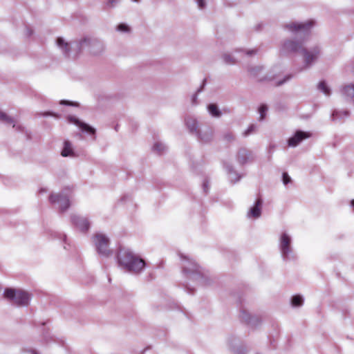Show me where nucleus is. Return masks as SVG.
<instances>
[{
	"mask_svg": "<svg viewBox=\"0 0 354 354\" xmlns=\"http://www.w3.org/2000/svg\"><path fill=\"white\" fill-rule=\"evenodd\" d=\"M0 122L6 124H12V127L15 128L17 131H24V127L20 124H16L13 118L8 115L6 113L0 110Z\"/></svg>",
	"mask_w": 354,
	"mask_h": 354,
	"instance_id": "22",
	"label": "nucleus"
},
{
	"mask_svg": "<svg viewBox=\"0 0 354 354\" xmlns=\"http://www.w3.org/2000/svg\"><path fill=\"white\" fill-rule=\"evenodd\" d=\"M27 138H28V139H30V136H29V135H27Z\"/></svg>",
	"mask_w": 354,
	"mask_h": 354,
	"instance_id": "58",
	"label": "nucleus"
},
{
	"mask_svg": "<svg viewBox=\"0 0 354 354\" xmlns=\"http://www.w3.org/2000/svg\"><path fill=\"white\" fill-rule=\"evenodd\" d=\"M166 149V146L160 142H156L153 146V150L156 151L158 154L163 153Z\"/></svg>",
	"mask_w": 354,
	"mask_h": 354,
	"instance_id": "32",
	"label": "nucleus"
},
{
	"mask_svg": "<svg viewBox=\"0 0 354 354\" xmlns=\"http://www.w3.org/2000/svg\"><path fill=\"white\" fill-rule=\"evenodd\" d=\"M311 136V133L308 131L297 130L294 135L288 140L289 147H295L298 146L304 140Z\"/></svg>",
	"mask_w": 354,
	"mask_h": 354,
	"instance_id": "15",
	"label": "nucleus"
},
{
	"mask_svg": "<svg viewBox=\"0 0 354 354\" xmlns=\"http://www.w3.org/2000/svg\"><path fill=\"white\" fill-rule=\"evenodd\" d=\"M119 2L120 0H106V9L114 8Z\"/></svg>",
	"mask_w": 354,
	"mask_h": 354,
	"instance_id": "38",
	"label": "nucleus"
},
{
	"mask_svg": "<svg viewBox=\"0 0 354 354\" xmlns=\"http://www.w3.org/2000/svg\"><path fill=\"white\" fill-rule=\"evenodd\" d=\"M209 186V182L207 178H205L203 183V189L205 194H207L208 193Z\"/></svg>",
	"mask_w": 354,
	"mask_h": 354,
	"instance_id": "41",
	"label": "nucleus"
},
{
	"mask_svg": "<svg viewBox=\"0 0 354 354\" xmlns=\"http://www.w3.org/2000/svg\"><path fill=\"white\" fill-rule=\"evenodd\" d=\"M317 88L322 92H323L326 95L330 96L331 94V90L328 86L325 80H322L318 84Z\"/></svg>",
	"mask_w": 354,
	"mask_h": 354,
	"instance_id": "28",
	"label": "nucleus"
},
{
	"mask_svg": "<svg viewBox=\"0 0 354 354\" xmlns=\"http://www.w3.org/2000/svg\"><path fill=\"white\" fill-rule=\"evenodd\" d=\"M282 180L283 183L286 185L291 182V178L289 176L288 173L283 172L282 174Z\"/></svg>",
	"mask_w": 354,
	"mask_h": 354,
	"instance_id": "40",
	"label": "nucleus"
},
{
	"mask_svg": "<svg viewBox=\"0 0 354 354\" xmlns=\"http://www.w3.org/2000/svg\"><path fill=\"white\" fill-rule=\"evenodd\" d=\"M350 205L351 207L354 209V199L351 201Z\"/></svg>",
	"mask_w": 354,
	"mask_h": 354,
	"instance_id": "52",
	"label": "nucleus"
},
{
	"mask_svg": "<svg viewBox=\"0 0 354 354\" xmlns=\"http://www.w3.org/2000/svg\"><path fill=\"white\" fill-rule=\"evenodd\" d=\"M132 1L136 2V3H139L140 1V0H132Z\"/></svg>",
	"mask_w": 354,
	"mask_h": 354,
	"instance_id": "57",
	"label": "nucleus"
},
{
	"mask_svg": "<svg viewBox=\"0 0 354 354\" xmlns=\"http://www.w3.org/2000/svg\"><path fill=\"white\" fill-rule=\"evenodd\" d=\"M275 149V145H270V147H269V153H272Z\"/></svg>",
	"mask_w": 354,
	"mask_h": 354,
	"instance_id": "49",
	"label": "nucleus"
},
{
	"mask_svg": "<svg viewBox=\"0 0 354 354\" xmlns=\"http://www.w3.org/2000/svg\"><path fill=\"white\" fill-rule=\"evenodd\" d=\"M122 201H124V200H125V196L122 197Z\"/></svg>",
	"mask_w": 354,
	"mask_h": 354,
	"instance_id": "59",
	"label": "nucleus"
},
{
	"mask_svg": "<svg viewBox=\"0 0 354 354\" xmlns=\"http://www.w3.org/2000/svg\"><path fill=\"white\" fill-rule=\"evenodd\" d=\"M116 258L119 266L131 274H139L147 266L143 259L125 248H119Z\"/></svg>",
	"mask_w": 354,
	"mask_h": 354,
	"instance_id": "1",
	"label": "nucleus"
},
{
	"mask_svg": "<svg viewBox=\"0 0 354 354\" xmlns=\"http://www.w3.org/2000/svg\"><path fill=\"white\" fill-rule=\"evenodd\" d=\"M237 339L231 337L228 338V345L234 354H246V349L243 346L236 345Z\"/></svg>",
	"mask_w": 354,
	"mask_h": 354,
	"instance_id": "23",
	"label": "nucleus"
},
{
	"mask_svg": "<svg viewBox=\"0 0 354 354\" xmlns=\"http://www.w3.org/2000/svg\"><path fill=\"white\" fill-rule=\"evenodd\" d=\"M205 0H196L199 8L203 9L205 7Z\"/></svg>",
	"mask_w": 354,
	"mask_h": 354,
	"instance_id": "44",
	"label": "nucleus"
},
{
	"mask_svg": "<svg viewBox=\"0 0 354 354\" xmlns=\"http://www.w3.org/2000/svg\"><path fill=\"white\" fill-rule=\"evenodd\" d=\"M69 192V189H65L62 193L50 194L49 196L50 203L53 205L57 204L61 212H65L70 207L71 204L68 194Z\"/></svg>",
	"mask_w": 354,
	"mask_h": 354,
	"instance_id": "9",
	"label": "nucleus"
},
{
	"mask_svg": "<svg viewBox=\"0 0 354 354\" xmlns=\"http://www.w3.org/2000/svg\"><path fill=\"white\" fill-rule=\"evenodd\" d=\"M71 221L76 228L83 233L87 232L91 226V223L86 217L77 214L71 216Z\"/></svg>",
	"mask_w": 354,
	"mask_h": 354,
	"instance_id": "13",
	"label": "nucleus"
},
{
	"mask_svg": "<svg viewBox=\"0 0 354 354\" xmlns=\"http://www.w3.org/2000/svg\"><path fill=\"white\" fill-rule=\"evenodd\" d=\"M223 165L229 176L230 180L232 183H237L240 180L241 176L234 169L232 165L226 161H224Z\"/></svg>",
	"mask_w": 354,
	"mask_h": 354,
	"instance_id": "19",
	"label": "nucleus"
},
{
	"mask_svg": "<svg viewBox=\"0 0 354 354\" xmlns=\"http://www.w3.org/2000/svg\"><path fill=\"white\" fill-rule=\"evenodd\" d=\"M304 57L305 68L310 67L319 57L321 48L319 46H315L310 48H302L301 53Z\"/></svg>",
	"mask_w": 354,
	"mask_h": 354,
	"instance_id": "11",
	"label": "nucleus"
},
{
	"mask_svg": "<svg viewBox=\"0 0 354 354\" xmlns=\"http://www.w3.org/2000/svg\"><path fill=\"white\" fill-rule=\"evenodd\" d=\"M293 77V75L292 74H288V75H286L283 80H279L278 81L276 84H275V86H281L282 84H283L284 83L287 82L288 81H289L290 80H291L292 78Z\"/></svg>",
	"mask_w": 354,
	"mask_h": 354,
	"instance_id": "37",
	"label": "nucleus"
},
{
	"mask_svg": "<svg viewBox=\"0 0 354 354\" xmlns=\"http://www.w3.org/2000/svg\"><path fill=\"white\" fill-rule=\"evenodd\" d=\"M3 295L6 299L17 306H28L31 297L30 293L24 290L12 288H6Z\"/></svg>",
	"mask_w": 354,
	"mask_h": 354,
	"instance_id": "4",
	"label": "nucleus"
},
{
	"mask_svg": "<svg viewBox=\"0 0 354 354\" xmlns=\"http://www.w3.org/2000/svg\"><path fill=\"white\" fill-rule=\"evenodd\" d=\"M314 24L315 21L312 19L305 22H291L283 25V28L292 33L302 32L304 35H308Z\"/></svg>",
	"mask_w": 354,
	"mask_h": 354,
	"instance_id": "10",
	"label": "nucleus"
},
{
	"mask_svg": "<svg viewBox=\"0 0 354 354\" xmlns=\"http://www.w3.org/2000/svg\"><path fill=\"white\" fill-rule=\"evenodd\" d=\"M57 238L62 239L65 243H66L67 236L65 234L57 233Z\"/></svg>",
	"mask_w": 354,
	"mask_h": 354,
	"instance_id": "45",
	"label": "nucleus"
},
{
	"mask_svg": "<svg viewBox=\"0 0 354 354\" xmlns=\"http://www.w3.org/2000/svg\"><path fill=\"white\" fill-rule=\"evenodd\" d=\"M45 324H46V323H45V322H41V326L42 327H44Z\"/></svg>",
	"mask_w": 354,
	"mask_h": 354,
	"instance_id": "56",
	"label": "nucleus"
},
{
	"mask_svg": "<svg viewBox=\"0 0 354 354\" xmlns=\"http://www.w3.org/2000/svg\"><path fill=\"white\" fill-rule=\"evenodd\" d=\"M262 26H263V24H257V25L254 27L255 30H257V31H259V30L261 29Z\"/></svg>",
	"mask_w": 354,
	"mask_h": 354,
	"instance_id": "48",
	"label": "nucleus"
},
{
	"mask_svg": "<svg viewBox=\"0 0 354 354\" xmlns=\"http://www.w3.org/2000/svg\"><path fill=\"white\" fill-rule=\"evenodd\" d=\"M82 39L84 48H87L93 55H99L104 50V44L97 38L84 37Z\"/></svg>",
	"mask_w": 354,
	"mask_h": 354,
	"instance_id": "7",
	"label": "nucleus"
},
{
	"mask_svg": "<svg viewBox=\"0 0 354 354\" xmlns=\"http://www.w3.org/2000/svg\"><path fill=\"white\" fill-rule=\"evenodd\" d=\"M62 156L64 157H68V156H74L75 152L73 151V149L72 147V145L70 141L65 140L64 142V147L62 149Z\"/></svg>",
	"mask_w": 354,
	"mask_h": 354,
	"instance_id": "26",
	"label": "nucleus"
},
{
	"mask_svg": "<svg viewBox=\"0 0 354 354\" xmlns=\"http://www.w3.org/2000/svg\"><path fill=\"white\" fill-rule=\"evenodd\" d=\"M352 73L354 75V59L352 62Z\"/></svg>",
	"mask_w": 354,
	"mask_h": 354,
	"instance_id": "53",
	"label": "nucleus"
},
{
	"mask_svg": "<svg viewBox=\"0 0 354 354\" xmlns=\"http://www.w3.org/2000/svg\"><path fill=\"white\" fill-rule=\"evenodd\" d=\"M304 48V41L302 40L286 39L281 44L280 53L283 55H288L292 53H301Z\"/></svg>",
	"mask_w": 354,
	"mask_h": 354,
	"instance_id": "8",
	"label": "nucleus"
},
{
	"mask_svg": "<svg viewBox=\"0 0 354 354\" xmlns=\"http://www.w3.org/2000/svg\"><path fill=\"white\" fill-rule=\"evenodd\" d=\"M239 317L241 322L251 327H257L261 322V319L259 316L250 314L244 308L240 310Z\"/></svg>",
	"mask_w": 354,
	"mask_h": 354,
	"instance_id": "14",
	"label": "nucleus"
},
{
	"mask_svg": "<svg viewBox=\"0 0 354 354\" xmlns=\"http://www.w3.org/2000/svg\"><path fill=\"white\" fill-rule=\"evenodd\" d=\"M236 159L240 165L243 166L253 162L255 160V155L252 151L245 147H241L236 153Z\"/></svg>",
	"mask_w": 354,
	"mask_h": 354,
	"instance_id": "12",
	"label": "nucleus"
},
{
	"mask_svg": "<svg viewBox=\"0 0 354 354\" xmlns=\"http://www.w3.org/2000/svg\"><path fill=\"white\" fill-rule=\"evenodd\" d=\"M245 52L247 55L253 56L257 53V49L247 50Z\"/></svg>",
	"mask_w": 354,
	"mask_h": 354,
	"instance_id": "43",
	"label": "nucleus"
},
{
	"mask_svg": "<svg viewBox=\"0 0 354 354\" xmlns=\"http://www.w3.org/2000/svg\"><path fill=\"white\" fill-rule=\"evenodd\" d=\"M292 237L286 232H283L279 237V249L284 261H295L297 259L292 246Z\"/></svg>",
	"mask_w": 354,
	"mask_h": 354,
	"instance_id": "5",
	"label": "nucleus"
},
{
	"mask_svg": "<svg viewBox=\"0 0 354 354\" xmlns=\"http://www.w3.org/2000/svg\"><path fill=\"white\" fill-rule=\"evenodd\" d=\"M223 138L226 141L229 142H232L235 140L234 135L230 131L226 132L224 134Z\"/></svg>",
	"mask_w": 354,
	"mask_h": 354,
	"instance_id": "39",
	"label": "nucleus"
},
{
	"mask_svg": "<svg viewBox=\"0 0 354 354\" xmlns=\"http://www.w3.org/2000/svg\"><path fill=\"white\" fill-rule=\"evenodd\" d=\"M28 351L31 354H38V352L35 349H28Z\"/></svg>",
	"mask_w": 354,
	"mask_h": 354,
	"instance_id": "50",
	"label": "nucleus"
},
{
	"mask_svg": "<svg viewBox=\"0 0 354 354\" xmlns=\"http://www.w3.org/2000/svg\"><path fill=\"white\" fill-rule=\"evenodd\" d=\"M60 104L62 105H66V106H77V102H71V101L65 100H61Z\"/></svg>",
	"mask_w": 354,
	"mask_h": 354,
	"instance_id": "42",
	"label": "nucleus"
},
{
	"mask_svg": "<svg viewBox=\"0 0 354 354\" xmlns=\"http://www.w3.org/2000/svg\"><path fill=\"white\" fill-rule=\"evenodd\" d=\"M209 113L214 118H220L222 115V111L218 109L215 103H210L207 106Z\"/></svg>",
	"mask_w": 354,
	"mask_h": 354,
	"instance_id": "27",
	"label": "nucleus"
},
{
	"mask_svg": "<svg viewBox=\"0 0 354 354\" xmlns=\"http://www.w3.org/2000/svg\"><path fill=\"white\" fill-rule=\"evenodd\" d=\"M206 82H207V80L205 78L203 80V82H202L201 86L197 89L196 93L192 95V104L196 105L198 104V101H197L198 94L203 91V89H204L205 85H206Z\"/></svg>",
	"mask_w": 354,
	"mask_h": 354,
	"instance_id": "30",
	"label": "nucleus"
},
{
	"mask_svg": "<svg viewBox=\"0 0 354 354\" xmlns=\"http://www.w3.org/2000/svg\"><path fill=\"white\" fill-rule=\"evenodd\" d=\"M33 34V30L30 27L26 26V35L29 37L32 36Z\"/></svg>",
	"mask_w": 354,
	"mask_h": 354,
	"instance_id": "46",
	"label": "nucleus"
},
{
	"mask_svg": "<svg viewBox=\"0 0 354 354\" xmlns=\"http://www.w3.org/2000/svg\"><path fill=\"white\" fill-rule=\"evenodd\" d=\"M351 115L348 110H338L335 109L332 111L330 119L333 122H344L345 119L348 118Z\"/></svg>",
	"mask_w": 354,
	"mask_h": 354,
	"instance_id": "20",
	"label": "nucleus"
},
{
	"mask_svg": "<svg viewBox=\"0 0 354 354\" xmlns=\"http://www.w3.org/2000/svg\"><path fill=\"white\" fill-rule=\"evenodd\" d=\"M183 261L182 269L185 276L199 286H208L211 283L210 279L203 272V268L195 261L187 256L180 255Z\"/></svg>",
	"mask_w": 354,
	"mask_h": 354,
	"instance_id": "2",
	"label": "nucleus"
},
{
	"mask_svg": "<svg viewBox=\"0 0 354 354\" xmlns=\"http://www.w3.org/2000/svg\"><path fill=\"white\" fill-rule=\"evenodd\" d=\"M185 290L189 293V294H194V289L191 288L187 284H185L184 286Z\"/></svg>",
	"mask_w": 354,
	"mask_h": 354,
	"instance_id": "47",
	"label": "nucleus"
},
{
	"mask_svg": "<svg viewBox=\"0 0 354 354\" xmlns=\"http://www.w3.org/2000/svg\"><path fill=\"white\" fill-rule=\"evenodd\" d=\"M291 305L293 307H299L303 305L304 303V298L300 295H296L292 297L291 300Z\"/></svg>",
	"mask_w": 354,
	"mask_h": 354,
	"instance_id": "29",
	"label": "nucleus"
},
{
	"mask_svg": "<svg viewBox=\"0 0 354 354\" xmlns=\"http://www.w3.org/2000/svg\"><path fill=\"white\" fill-rule=\"evenodd\" d=\"M47 192V190L46 189H43V188L40 189V190H39V193H43V192Z\"/></svg>",
	"mask_w": 354,
	"mask_h": 354,
	"instance_id": "54",
	"label": "nucleus"
},
{
	"mask_svg": "<svg viewBox=\"0 0 354 354\" xmlns=\"http://www.w3.org/2000/svg\"><path fill=\"white\" fill-rule=\"evenodd\" d=\"M199 141L203 143H207L210 142L213 137V133L212 129H208L206 131L201 132L198 131V132L196 134Z\"/></svg>",
	"mask_w": 354,
	"mask_h": 354,
	"instance_id": "25",
	"label": "nucleus"
},
{
	"mask_svg": "<svg viewBox=\"0 0 354 354\" xmlns=\"http://www.w3.org/2000/svg\"><path fill=\"white\" fill-rule=\"evenodd\" d=\"M95 249L99 255L108 257L111 254L109 249V239L104 234L97 233L93 236Z\"/></svg>",
	"mask_w": 354,
	"mask_h": 354,
	"instance_id": "6",
	"label": "nucleus"
},
{
	"mask_svg": "<svg viewBox=\"0 0 354 354\" xmlns=\"http://www.w3.org/2000/svg\"><path fill=\"white\" fill-rule=\"evenodd\" d=\"M115 130L116 131H118V124H117V125L115 127Z\"/></svg>",
	"mask_w": 354,
	"mask_h": 354,
	"instance_id": "55",
	"label": "nucleus"
},
{
	"mask_svg": "<svg viewBox=\"0 0 354 354\" xmlns=\"http://www.w3.org/2000/svg\"><path fill=\"white\" fill-rule=\"evenodd\" d=\"M342 97L348 102L354 100V83L342 85L339 88Z\"/></svg>",
	"mask_w": 354,
	"mask_h": 354,
	"instance_id": "18",
	"label": "nucleus"
},
{
	"mask_svg": "<svg viewBox=\"0 0 354 354\" xmlns=\"http://www.w3.org/2000/svg\"><path fill=\"white\" fill-rule=\"evenodd\" d=\"M185 124L191 133H194L196 135L198 132V123L196 118L192 116L186 117Z\"/></svg>",
	"mask_w": 354,
	"mask_h": 354,
	"instance_id": "24",
	"label": "nucleus"
},
{
	"mask_svg": "<svg viewBox=\"0 0 354 354\" xmlns=\"http://www.w3.org/2000/svg\"><path fill=\"white\" fill-rule=\"evenodd\" d=\"M222 58L226 64H234L236 63V59L230 54H223Z\"/></svg>",
	"mask_w": 354,
	"mask_h": 354,
	"instance_id": "34",
	"label": "nucleus"
},
{
	"mask_svg": "<svg viewBox=\"0 0 354 354\" xmlns=\"http://www.w3.org/2000/svg\"><path fill=\"white\" fill-rule=\"evenodd\" d=\"M43 115L46 117V116H49V115H54V114L51 112H45L43 113Z\"/></svg>",
	"mask_w": 354,
	"mask_h": 354,
	"instance_id": "51",
	"label": "nucleus"
},
{
	"mask_svg": "<svg viewBox=\"0 0 354 354\" xmlns=\"http://www.w3.org/2000/svg\"><path fill=\"white\" fill-rule=\"evenodd\" d=\"M263 70V67L262 66H250L248 68V72L249 73L250 75L254 78H257V82H271L273 80V77H269L266 75H263V77H259V75Z\"/></svg>",
	"mask_w": 354,
	"mask_h": 354,
	"instance_id": "17",
	"label": "nucleus"
},
{
	"mask_svg": "<svg viewBox=\"0 0 354 354\" xmlns=\"http://www.w3.org/2000/svg\"><path fill=\"white\" fill-rule=\"evenodd\" d=\"M268 109V106L265 104H261L259 106V120H263L265 119Z\"/></svg>",
	"mask_w": 354,
	"mask_h": 354,
	"instance_id": "33",
	"label": "nucleus"
},
{
	"mask_svg": "<svg viewBox=\"0 0 354 354\" xmlns=\"http://www.w3.org/2000/svg\"><path fill=\"white\" fill-rule=\"evenodd\" d=\"M67 120L70 123H73V124H75L76 126H77L82 132L88 133L90 135L95 134V129L93 127L80 120L76 117L73 116V115H69V116H68Z\"/></svg>",
	"mask_w": 354,
	"mask_h": 354,
	"instance_id": "16",
	"label": "nucleus"
},
{
	"mask_svg": "<svg viewBox=\"0 0 354 354\" xmlns=\"http://www.w3.org/2000/svg\"><path fill=\"white\" fill-rule=\"evenodd\" d=\"M116 30L124 33L130 32L131 31L130 27L124 23L119 24L116 27Z\"/></svg>",
	"mask_w": 354,
	"mask_h": 354,
	"instance_id": "35",
	"label": "nucleus"
},
{
	"mask_svg": "<svg viewBox=\"0 0 354 354\" xmlns=\"http://www.w3.org/2000/svg\"><path fill=\"white\" fill-rule=\"evenodd\" d=\"M263 205V199L261 197L257 198L254 205L250 207L248 216L259 218L261 214V207Z\"/></svg>",
	"mask_w": 354,
	"mask_h": 354,
	"instance_id": "21",
	"label": "nucleus"
},
{
	"mask_svg": "<svg viewBox=\"0 0 354 354\" xmlns=\"http://www.w3.org/2000/svg\"><path fill=\"white\" fill-rule=\"evenodd\" d=\"M256 129L257 126L254 124H252L248 127V129L245 131L243 132L242 136L243 137H248L252 133H253L256 131Z\"/></svg>",
	"mask_w": 354,
	"mask_h": 354,
	"instance_id": "36",
	"label": "nucleus"
},
{
	"mask_svg": "<svg viewBox=\"0 0 354 354\" xmlns=\"http://www.w3.org/2000/svg\"><path fill=\"white\" fill-rule=\"evenodd\" d=\"M42 338L44 342L48 343L50 342H55L54 337L50 335L48 329L44 328L42 332Z\"/></svg>",
	"mask_w": 354,
	"mask_h": 354,
	"instance_id": "31",
	"label": "nucleus"
},
{
	"mask_svg": "<svg viewBox=\"0 0 354 354\" xmlns=\"http://www.w3.org/2000/svg\"><path fill=\"white\" fill-rule=\"evenodd\" d=\"M55 41L63 55L68 59H77L84 49L82 39L68 43L63 37H59Z\"/></svg>",
	"mask_w": 354,
	"mask_h": 354,
	"instance_id": "3",
	"label": "nucleus"
}]
</instances>
